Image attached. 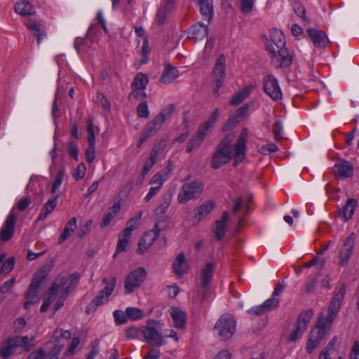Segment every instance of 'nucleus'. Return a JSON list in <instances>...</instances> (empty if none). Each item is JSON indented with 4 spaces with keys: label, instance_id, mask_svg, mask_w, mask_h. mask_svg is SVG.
Returning <instances> with one entry per match:
<instances>
[{
    "label": "nucleus",
    "instance_id": "23",
    "mask_svg": "<svg viewBox=\"0 0 359 359\" xmlns=\"http://www.w3.org/2000/svg\"><path fill=\"white\" fill-rule=\"evenodd\" d=\"M215 208V203L212 201H208L195 209V219L194 224L198 223L201 219L205 217Z\"/></svg>",
    "mask_w": 359,
    "mask_h": 359
},
{
    "label": "nucleus",
    "instance_id": "39",
    "mask_svg": "<svg viewBox=\"0 0 359 359\" xmlns=\"http://www.w3.org/2000/svg\"><path fill=\"white\" fill-rule=\"evenodd\" d=\"M120 210V206L116 204L114 205L110 210H109L103 217L102 222H100V227L104 228L107 226L111 222V219L116 216V213Z\"/></svg>",
    "mask_w": 359,
    "mask_h": 359
},
{
    "label": "nucleus",
    "instance_id": "53",
    "mask_svg": "<svg viewBox=\"0 0 359 359\" xmlns=\"http://www.w3.org/2000/svg\"><path fill=\"white\" fill-rule=\"evenodd\" d=\"M139 225L138 218H131L127 222L126 228L122 231L125 233L126 236H130L132 231L137 228Z\"/></svg>",
    "mask_w": 359,
    "mask_h": 359
},
{
    "label": "nucleus",
    "instance_id": "52",
    "mask_svg": "<svg viewBox=\"0 0 359 359\" xmlns=\"http://www.w3.org/2000/svg\"><path fill=\"white\" fill-rule=\"evenodd\" d=\"M140 334H142V327L138 328L137 327L133 326L128 328L126 331V337L128 339H136Z\"/></svg>",
    "mask_w": 359,
    "mask_h": 359
},
{
    "label": "nucleus",
    "instance_id": "16",
    "mask_svg": "<svg viewBox=\"0 0 359 359\" xmlns=\"http://www.w3.org/2000/svg\"><path fill=\"white\" fill-rule=\"evenodd\" d=\"M248 110V106L247 104H245L238 109L224 123L222 128V132L227 133L231 131L245 116Z\"/></svg>",
    "mask_w": 359,
    "mask_h": 359
},
{
    "label": "nucleus",
    "instance_id": "62",
    "mask_svg": "<svg viewBox=\"0 0 359 359\" xmlns=\"http://www.w3.org/2000/svg\"><path fill=\"white\" fill-rule=\"evenodd\" d=\"M278 150V147L273 143L263 145L259 149V151L264 155H269L272 152L277 151Z\"/></svg>",
    "mask_w": 359,
    "mask_h": 359
},
{
    "label": "nucleus",
    "instance_id": "21",
    "mask_svg": "<svg viewBox=\"0 0 359 359\" xmlns=\"http://www.w3.org/2000/svg\"><path fill=\"white\" fill-rule=\"evenodd\" d=\"M18 348H20L24 352H29L36 345V337L34 336H16L13 337Z\"/></svg>",
    "mask_w": 359,
    "mask_h": 359
},
{
    "label": "nucleus",
    "instance_id": "59",
    "mask_svg": "<svg viewBox=\"0 0 359 359\" xmlns=\"http://www.w3.org/2000/svg\"><path fill=\"white\" fill-rule=\"evenodd\" d=\"M241 11L244 14L250 13L254 6V0H240Z\"/></svg>",
    "mask_w": 359,
    "mask_h": 359
},
{
    "label": "nucleus",
    "instance_id": "50",
    "mask_svg": "<svg viewBox=\"0 0 359 359\" xmlns=\"http://www.w3.org/2000/svg\"><path fill=\"white\" fill-rule=\"evenodd\" d=\"M126 314L128 318L131 320H137L143 318L142 311L136 307L127 308L126 310Z\"/></svg>",
    "mask_w": 359,
    "mask_h": 359
},
{
    "label": "nucleus",
    "instance_id": "15",
    "mask_svg": "<svg viewBox=\"0 0 359 359\" xmlns=\"http://www.w3.org/2000/svg\"><path fill=\"white\" fill-rule=\"evenodd\" d=\"M166 142L165 140H161L158 144L155 145L150 153L149 158L145 161L144 167L142 168L141 179L140 182H142L145 175L149 172L154 165L157 162L158 157L157 155L159 152L163 151V149L165 147Z\"/></svg>",
    "mask_w": 359,
    "mask_h": 359
},
{
    "label": "nucleus",
    "instance_id": "44",
    "mask_svg": "<svg viewBox=\"0 0 359 359\" xmlns=\"http://www.w3.org/2000/svg\"><path fill=\"white\" fill-rule=\"evenodd\" d=\"M88 144L86 150V160L92 163L95 158V136H88Z\"/></svg>",
    "mask_w": 359,
    "mask_h": 359
},
{
    "label": "nucleus",
    "instance_id": "58",
    "mask_svg": "<svg viewBox=\"0 0 359 359\" xmlns=\"http://www.w3.org/2000/svg\"><path fill=\"white\" fill-rule=\"evenodd\" d=\"M64 175H65V173H64L63 170H60L57 173L56 177L53 183L52 187H51V193L52 194H55L56 192V191L60 187V185L62 182V180H63Z\"/></svg>",
    "mask_w": 359,
    "mask_h": 359
},
{
    "label": "nucleus",
    "instance_id": "3",
    "mask_svg": "<svg viewBox=\"0 0 359 359\" xmlns=\"http://www.w3.org/2000/svg\"><path fill=\"white\" fill-rule=\"evenodd\" d=\"M332 324H328L327 321L324 320L323 313H320L316 327L311 330L309 338L306 344V351L309 353H311L313 350L318 346L321 340L327 334Z\"/></svg>",
    "mask_w": 359,
    "mask_h": 359
},
{
    "label": "nucleus",
    "instance_id": "27",
    "mask_svg": "<svg viewBox=\"0 0 359 359\" xmlns=\"http://www.w3.org/2000/svg\"><path fill=\"white\" fill-rule=\"evenodd\" d=\"M17 348L18 346L14 338H8L1 344L0 348V355L3 359H8Z\"/></svg>",
    "mask_w": 359,
    "mask_h": 359
},
{
    "label": "nucleus",
    "instance_id": "61",
    "mask_svg": "<svg viewBox=\"0 0 359 359\" xmlns=\"http://www.w3.org/2000/svg\"><path fill=\"white\" fill-rule=\"evenodd\" d=\"M15 264L14 257H9L2 264L0 271L2 273H8L13 269Z\"/></svg>",
    "mask_w": 359,
    "mask_h": 359
},
{
    "label": "nucleus",
    "instance_id": "48",
    "mask_svg": "<svg viewBox=\"0 0 359 359\" xmlns=\"http://www.w3.org/2000/svg\"><path fill=\"white\" fill-rule=\"evenodd\" d=\"M173 7L170 9L166 8V4L160 7L156 13V20L158 25H162L165 22L168 14L171 12Z\"/></svg>",
    "mask_w": 359,
    "mask_h": 359
},
{
    "label": "nucleus",
    "instance_id": "19",
    "mask_svg": "<svg viewBox=\"0 0 359 359\" xmlns=\"http://www.w3.org/2000/svg\"><path fill=\"white\" fill-rule=\"evenodd\" d=\"M334 172L340 178H347L353 175V168L351 163L347 161H340L334 166Z\"/></svg>",
    "mask_w": 359,
    "mask_h": 359
},
{
    "label": "nucleus",
    "instance_id": "17",
    "mask_svg": "<svg viewBox=\"0 0 359 359\" xmlns=\"http://www.w3.org/2000/svg\"><path fill=\"white\" fill-rule=\"evenodd\" d=\"M41 285L32 280V282L25 294V302L24 307L28 309L32 305L39 302V288Z\"/></svg>",
    "mask_w": 359,
    "mask_h": 359
},
{
    "label": "nucleus",
    "instance_id": "43",
    "mask_svg": "<svg viewBox=\"0 0 359 359\" xmlns=\"http://www.w3.org/2000/svg\"><path fill=\"white\" fill-rule=\"evenodd\" d=\"M149 80L147 74L138 73L131 84V88L144 90Z\"/></svg>",
    "mask_w": 359,
    "mask_h": 359
},
{
    "label": "nucleus",
    "instance_id": "30",
    "mask_svg": "<svg viewBox=\"0 0 359 359\" xmlns=\"http://www.w3.org/2000/svg\"><path fill=\"white\" fill-rule=\"evenodd\" d=\"M208 25H204L201 22H198L193 25L189 32L190 37L195 40L204 39L208 36Z\"/></svg>",
    "mask_w": 359,
    "mask_h": 359
},
{
    "label": "nucleus",
    "instance_id": "60",
    "mask_svg": "<svg viewBox=\"0 0 359 359\" xmlns=\"http://www.w3.org/2000/svg\"><path fill=\"white\" fill-rule=\"evenodd\" d=\"M114 320L116 325H122L127 323L128 317L126 313H124L121 310H116L113 313Z\"/></svg>",
    "mask_w": 359,
    "mask_h": 359
},
{
    "label": "nucleus",
    "instance_id": "41",
    "mask_svg": "<svg viewBox=\"0 0 359 359\" xmlns=\"http://www.w3.org/2000/svg\"><path fill=\"white\" fill-rule=\"evenodd\" d=\"M252 201V196L250 195L246 198L238 197L235 201L234 206L233 208V212L236 214L239 212L241 208H245L246 210H249V205Z\"/></svg>",
    "mask_w": 359,
    "mask_h": 359
},
{
    "label": "nucleus",
    "instance_id": "55",
    "mask_svg": "<svg viewBox=\"0 0 359 359\" xmlns=\"http://www.w3.org/2000/svg\"><path fill=\"white\" fill-rule=\"evenodd\" d=\"M265 311L269 312L275 309L279 304V299L272 295V297L266 300L263 304Z\"/></svg>",
    "mask_w": 359,
    "mask_h": 359
},
{
    "label": "nucleus",
    "instance_id": "54",
    "mask_svg": "<svg viewBox=\"0 0 359 359\" xmlns=\"http://www.w3.org/2000/svg\"><path fill=\"white\" fill-rule=\"evenodd\" d=\"M80 344V339L78 337H74L71 342L69 347L65 351L62 359H67L69 355L74 354L76 349Z\"/></svg>",
    "mask_w": 359,
    "mask_h": 359
},
{
    "label": "nucleus",
    "instance_id": "64",
    "mask_svg": "<svg viewBox=\"0 0 359 359\" xmlns=\"http://www.w3.org/2000/svg\"><path fill=\"white\" fill-rule=\"evenodd\" d=\"M146 97V93L144 90L132 88V91L128 95V99L132 100H141Z\"/></svg>",
    "mask_w": 359,
    "mask_h": 359
},
{
    "label": "nucleus",
    "instance_id": "10",
    "mask_svg": "<svg viewBox=\"0 0 359 359\" xmlns=\"http://www.w3.org/2000/svg\"><path fill=\"white\" fill-rule=\"evenodd\" d=\"M64 347L65 344L58 341L48 352L43 348H39L31 352L26 359H58V355Z\"/></svg>",
    "mask_w": 359,
    "mask_h": 359
},
{
    "label": "nucleus",
    "instance_id": "13",
    "mask_svg": "<svg viewBox=\"0 0 359 359\" xmlns=\"http://www.w3.org/2000/svg\"><path fill=\"white\" fill-rule=\"evenodd\" d=\"M264 89L266 94L273 100L278 101L282 97V93L277 79L273 75H268L264 79Z\"/></svg>",
    "mask_w": 359,
    "mask_h": 359
},
{
    "label": "nucleus",
    "instance_id": "20",
    "mask_svg": "<svg viewBox=\"0 0 359 359\" xmlns=\"http://www.w3.org/2000/svg\"><path fill=\"white\" fill-rule=\"evenodd\" d=\"M58 283L60 284H65V291L63 292V297L62 298L67 297L68 294L76 287V285L79 284V276L77 274H72L71 276L68 277L62 276H58Z\"/></svg>",
    "mask_w": 359,
    "mask_h": 359
},
{
    "label": "nucleus",
    "instance_id": "1",
    "mask_svg": "<svg viewBox=\"0 0 359 359\" xmlns=\"http://www.w3.org/2000/svg\"><path fill=\"white\" fill-rule=\"evenodd\" d=\"M245 136L234 140L233 136L225 137L217 145L211 160L212 168L217 170L233 160V166L237 167L246 157Z\"/></svg>",
    "mask_w": 359,
    "mask_h": 359
},
{
    "label": "nucleus",
    "instance_id": "51",
    "mask_svg": "<svg viewBox=\"0 0 359 359\" xmlns=\"http://www.w3.org/2000/svg\"><path fill=\"white\" fill-rule=\"evenodd\" d=\"M353 252L350 250L342 247L339 252V262L338 265L339 266H346L348 264V261L352 255Z\"/></svg>",
    "mask_w": 359,
    "mask_h": 359
},
{
    "label": "nucleus",
    "instance_id": "56",
    "mask_svg": "<svg viewBox=\"0 0 359 359\" xmlns=\"http://www.w3.org/2000/svg\"><path fill=\"white\" fill-rule=\"evenodd\" d=\"M356 236L355 233L352 232L349 236L344 241L343 245L344 248L350 250L353 252L354 245L355 244Z\"/></svg>",
    "mask_w": 359,
    "mask_h": 359
},
{
    "label": "nucleus",
    "instance_id": "33",
    "mask_svg": "<svg viewBox=\"0 0 359 359\" xmlns=\"http://www.w3.org/2000/svg\"><path fill=\"white\" fill-rule=\"evenodd\" d=\"M93 42L86 36L84 38L76 37L74 46L79 54L86 53L92 46Z\"/></svg>",
    "mask_w": 359,
    "mask_h": 359
},
{
    "label": "nucleus",
    "instance_id": "36",
    "mask_svg": "<svg viewBox=\"0 0 359 359\" xmlns=\"http://www.w3.org/2000/svg\"><path fill=\"white\" fill-rule=\"evenodd\" d=\"M15 11L21 15H31L35 14V11L29 1H22L16 3Z\"/></svg>",
    "mask_w": 359,
    "mask_h": 359
},
{
    "label": "nucleus",
    "instance_id": "37",
    "mask_svg": "<svg viewBox=\"0 0 359 359\" xmlns=\"http://www.w3.org/2000/svg\"><path fill=\"white\" fill-rule=\"evenodd\" d=\"M165 121V118L161 115L158 114L147 124L146 127L147 132L149 133H156L162 127Z\"/></svg>",
    "mask_w": 359,
    "mask_h": 359
},
{
    "label": "nucleus",
    "instance_id": "2",
    "mask_svg": "<svg viewBox=\"0 0 359 359\" xmlns=\"http://www.w3.org/2000/svg\"><path fill=\"white\" fill-rule=\"evenodd\" d=\"M266 47L271 55L272 63L275 66L284 68L291 65L292 55L285 48V36L281 31L274 29L271 32Z\"/></svg>",
    "mask_w": 359,
    "mask_h": 359
},
{
    "label": "nucleus",
    "instance_id": "31",
    "mask_svg": "<svg viewBox=\"0 0 359 359\" xmlns=\"http://www.w3.org/2000/svg\"><path fill=\"white\" fill-rule=\"evenodd\" d=\"M59 195H55L43 205L38 217V220H44L47 216L54 210L57 205V201Z\"/></svg>",
    "mask_w": 359,
    "mask_h": 359
},
{
    "label": "nucleus",
    "instance_id": "57",
    "mask_svg": "<svg viewBox=\"0 0 359 359\" xmlns=\"http://www.w3.org/2000/svg\"><path fill=\"white\" fill-rule=\"evenodd\" d=\"M203 141V136H193L189 142L187 151L191 152L194 149L198 147Z\"/></svg>",
    "mask_w": 359,
    "mask_h": 359
},
{
    "label": "nucleus",
    "instance_id": "7",
    "mask_svg": "<svg viewBox=\"0 0 359 359\" xmlns=\"http://www.w3.org/2000/svg\"><path fill=\"white\" fill-rule=\"evenodd\" d=\"M204 184L198 181H191L182 184L177 194V201L185 204L189 201L198 197L203 192Z\"/></svg>",
    "mask_w": 359,
    "mask_h": 359
},
{
    "label": "nucleus",
    "instance_id": "8",
    "mask_svg": "<svg viewBox=\"0 0 359 359\" xmlns=\"http://www.w3.org/2000/svg\"><path fill=\"white\" fill-rule=\"evenodd\" d=\"M146 276L147 271L143 267L137 268L131 271L125 280V293L129 294L138 287L144 280Z\"/></svg>",
    "mask_w": 359,
    "mask_h": 359
},
{
    "label": "nucleus",
    "instance_id": "45",
    "mask_svg": "<svg viewBox=\"0 0 359 359\" xmlns=\"http://www.w3.org/2000/svg\"><path fill=\"white\" fill-rule=\"evenodd\" d=\"M102 282L105 284V287L101 290V292L105 294L106 298H108L114 290L116 279L115 277H111L110 279L104 278L102 279Z\"/></svg>",
    "mask_w": 359,
    "mask_h": 359
},
{
    "label": "nucleus",
    "instance_id": "29",
    "mask_svg": "<svg viewBox=\"0 0 359 359\" xmlns=\"http://www.w3.org/2000/svg\"><path fill=\"white\" fill-rule=\"evenodd\" d=\"M25 25L36 36L38 44L46 36L45 27L41 23L32 21L27 22Z\"/></svg>",
    "mask_w": 359,
    "mask_h": 359
},
{
    "label": "nucleus",
    "instance_id": "22",
    "mask_svg": "<svg viewBox=\"0 0 359 359\" xmlns=\"http://www.w3.org/2000/svg\"><path fill=\"white\" fill-rule=\"evenodd\" d=\"M179 76L177 69L170 64H165L164 71L160 77L159 81L163 84L173 82Z\"/></svg>",
    "mask_w": 359,
    "mask_h": 359
},
{
    "label": "nucleus",
    "instance_id": "26",
    "mask_svg": "<svg viewBox=\"0 0 359 359\" xmlns=\"http://www.w3.org/2000/svg\"><path fill=\"white\" fill-rule=\"evenodd\" d=\"M170 316L174 322V325L177 329H183L187 323V315L181 309L172 307L170 309Z\"/></svg>",
    "mask_w": 359,
    "mask_h": 359
},
{
    "label": "nucleus",
    "instance_id": "35",
    "mask_svg": "<svg viewBox=\"0 0 359 359\" xmlns=\"http://www.w3.org/2000/svg\"><path fill=\"white\" fill-rule=\"evenodd\" d=\"M172 268L176 274L182 276L187 271L186 259L184 253H180L176 257Z\"/></svg>",
    "mask_w": 359,
    "mask_h": 359
},
{
    "label": "nucleus",
    "instance_id": "47",
    "mask_svg": "<svg viewBox=\"0 0 359 359\" xmlns=\"http://www.w3.org/2000/svg\"><path fill=\"white\" fill-rule=\"evenodd\" d=\"M58 276L53 281L52 285L48 289V295L55 297L57 294H62L65 291V285L58 283Z\"/></svg>",
    "mask_w": 359,
    "mask_h": 359
},
{
    "label": "nucleus",
    "instance_id": "40",
    "mask_svg": "<svg viewBox=\"0 0 359 359\" xmlns=\"http://www.w3.org/2000/svg\"><path fill=\"white\" fill-rule=\"evenodd\" d=\"M51 269V264H45L42 266L41 268L35 273L32 278V280L41 285L43 283L44 279L50 272Z\"/></svg>",
    "mask_w": 359,
    "mask_h": 359
},
{
    "label": "nucleus",
    "instance_id": "12",
    "mask_svg": "<svg viewBox=\"0 0 359 359\" xmlns=\"http://www.w3.org/2000/svg\"><path fill=\"white\" fill-rule=\"evenodd\" d=\"M212 75L215 83L214 94L218 96L219 90L223 84V80L225 76V57L224 55H222L217 59L212 69Z\"/></svg>",
    "mask_w": 359,
    "mask_h": 359
},
{
    "label": "nucleus",
    "instance_id": "42",
    "mask_svg": "<svg viewBox=\"0 0 359 359\" xmlns=\"http://www.w3.org/2000/svg\"><path fill=\"white\" fill-rule=\"evenodd\" d=\"M313 315V312L311 309L306 310L302 312L298 318L297 324L299 325V329L306 330L307 325L309 323Z\"/></svg>",
    "mask_w": 359,
    "mask_h": 359
},
{
    "label": "nucleus",
    "instance_id": "63",
    "mask_svg": "<svg viewBox=\"0 0 359 359\" xmlns=\"http://www.w3.org/2000/svg\"><path fill=\"white\" fill-rule=\"evenodd\" d=\"M137 111L140 117L147 118L149 116V113L146 101H142L138 104Z\"/></svg>",
    "mask_w": 359,
    "mask_h": 359
},
{
    "label": "nucleus",
    "instance_id": "4",
    "mask_svg": "<svg viewBox=\"0 0 359 359\" xmlns=\"http://www.w3.org/2000/svg\"><path fill=\"white\" fill-rule=\"evenodd\" d=\"M159 321L150 319L147 325L142 327V335L144 340L150 345L160 347L165 344V340L159 331Z\"/></svg>",
    "mask_w": 359,
    "mask_h": 359
},
{
    "label": "nucleus",
    "instance_id": "9",
    "mask_svg": "<svg viewBox=\"0 0 359 359\" xmlns=\"http://www.w3.org/2000/svg\"><path fill=\"white\" fill-rule=\"evenodd\" d=\"M215 269L214 263H207L201 270V283L200 292L201 293V300H205L208 298L209 293V285L212 280L213 271Z\"/></svg>",
    "mask_w": 359,
    "mask_h": 359
},
{
    "label": "nucleus",
    "instance_id": "34",
    "mask_svg": "<svg viewBox=\"0 0 359 359\" xmlns=\"http://www.w3.org/2000/svg\"><path fill=\"white\" fill-rule=\"evenodd\" d=\"M76 228V219L72 217L65 225L62 233L58 238V243L62 244L64 243L73 233Z\"/></svg>",
    "mask_w": 359,
    "mask_h": 359
},
{
    "label": "nucleus",
    "instance_id": "5",
    "mask_svg": "<svg viewBox=\"0 0 359 359\" xmlns=\"http://www.w3.org/2000/svg\"><path fill=\"white\" fill-rule=\"evenodd\" d=\"M168 226V223L164 219H158L153 229L144 233L138 243L137 253H144L155 242L161 231H165Z\"/></svg>",
    "mask_w": 359,
    "mask_h": 359
},
{
    "label": "nucleus",
    "instance_id": "49",
    "mask_svg": "<svg viewBox=\"0 0 359 359\" xmlns=\"http://www.w3.org/2000/svg\"><path fill=\"white\" fill-rule=\"evenodd\" d=\"M130 238V236H126L123 232L120 233L114 256H116L117 253L127 250V245Z\"/></svg>",
    "mask_w": 359,
    "mask_h": 359
},
{
    "label": "nucleus",
    "instance_id": "28",
    "mask_svg": "<svg viewBox=\"0 0 359 359\" xmlns=\"http://www.w3.org/2000/svg\"><path fill=\"white\" fill-rule=\"evenodd\" d=\"M200 6V12L203 19L210 22L213 16L212 0H198Z\"/></svg>",
    "mask_w": 359,
    "mask_h": 359
},
{
    "label": "nucleus",
    "instance_id": "32",
    "mask_svg": "<svg viewBox=\"0 0 359 359\" xmlns=\"http://www.w3.org/2000/svg\"><path fill=\"white\" fill-rule=\"evenodd\" d=\"M252 88V86H247L235 93L230 101V104L232 106L240 104L245 99L250 96Z\"/></svg>",
    "mask_w": 359,
    "mask_h": 359
},
{
    "label": "nucleus",
    "instance_id": "25",
    "mask_svg": "<svg viewBox=\"0 0 359 359\" xmlns=\"http://www.w3.org/2000/svg\"><path fill=\"white\" fill-rule=\"evenodd\" d=\"M228 221L229 212L227 211H224L221 219L216 220L215 234L218 241H221L224 237Z\"/></svg>",
    "mask_w": 359,
    "mask_h": 359
},
{
    "label": "nucleus",
    "instance_id": "24",
    "mask_svg": "<svg viewBox=\"0 0 359 359\" xmlns=\"http://www.w3.org/2000/svg\"><path fill=\"white\" fill-rule=\"evenodd\" d=\"M357 205L358 202L355 199H348L342 209L339 210V216L344 222H348L352 217Z\"/></svg>",
    "mask_w": 359,
    "mask_h": 359
},
{
    "label": "nucleus",
    "instance_id": "18",
    "mask_svg": "<svg viewBox=\"0 0 359 359\" xmlns=\"http://www.w3.org/2000/svg\"><path fill=\"white\" fill-rule=\"evenodd\" d=\"M306 33L310 40L316 48H325L329 42L327 34L323 31L316 29H309L306 30Z\"/></svg>",
    "mask_w": 359,
    "mask_h": 359
},
{
    "label": "nucleus",
    "instance_id": "14",
    "mask_svg": "<svg viewBox=\"0 0 359 359\" xmlns=\"http://www.w3.org/2000/svg\"><path fill=\"white\" fill-rule=\"evenodd\" d=\"M16 218L17 215L14 209H12L0 231V239L2 242L9 241L13 236Z\"/></svg>",
    "mask_w": 359,
    "mask_h": 359
},
{
    "label": "nucleus",
    "instance_id": "38",
    "mask_svg": "<svg viewBox=\"0 0 359 359\" xmlns=\"http://www.w3.org/2000/svg\"><path fill=\"white\" fill-rule=\"evenodd\" d=\"M107 300V298L105 297V294L100 291L97 297L94 298L86 307V313L89 314L95 311L99 306L103 304Z\"/></svg>",
    "mask_w": 359,
    "mask_h": 359
},
{
    "label": "nucleus",
    "instance_id": "46",
    "mask_svg": "<svg viewBox=\"0 0 359 359\" xmlns=\"http://www.w3.org/2000/svg\"><path fill=\"white\" fill-rule=\"evenodd\" d=\"M293 9L296 15L299 16L304 22L306 25L310 23L309 19L306 15V9L299 1H295L294 2Z\"/></svg>",
    "mask_w": 359,
    "mask_h": 359
},
{
    "label": "nucleus",
    "instance_id": "11",
    "mask_svg": "<svg viewBox=\"0 0 359 359\" xmlns=\"http://www.w3.org/2000/svg\"><path fill=\"white\" fill-rule=\"evenodd\" d=\"M346 287L343 284L339 289L338 292L335 293L332 302L328 307V316L324 318V320L327 321L328 324H332L334 318L337 316L341 306V302L344 298Z\"/></svg>",
    "mask_w": 359,
    "mask_h": 359
},
{
    "label": "nucleus",
    "instance_id": "6",
    "mask_svg": "<svg viewBox=\"0 0 359 359\" xmlns=\"http://www.w3.org/2000/svg\"><path fill=\"white\" fill-rule=\"evenodd\" d=\"M236 322L229 314H224L217 320L214 330L222 340H228L236 332Z\"/></svg>",
    "mask_w": 359,
    "mask_h": 359
}]
</instances>
